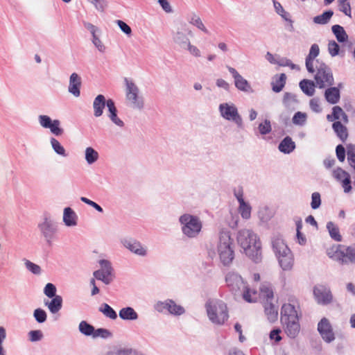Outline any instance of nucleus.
Returning <instances> with one entry per match:
<instances>
[{"label":"nucleus","instance_id":"nucleus-1","mask_svg":"<svg viewBox=\"0 0 355 355\" xmlns=\"http://www.w3.org/2000/svg\"><path fill=\"white\" fill-rule=\"evenodd\" d=\"M236 239L246 256L255 263L261 261V243L253 231L248 229L241 230L238 232Z\"/></svg>","mask_w":355,"mask_h":355},{"label":"nucleus","instance_id":"nucleus-2","mask_svg":"<svg viewBox=\"0 0 355 355\" xmlns=\"http://www.w3.org/2000/svg\"><path fill=\"white\" fill-rule=\"evenodd\" d=\"M225 282L228 288L234 294L241 293L245 302L252 303L257 301V291L250 288L239 273L234 271L228 272L225 275Z\"/></svg>","mask_w":355,"mask_h":355},{"label":"nucleus","instance_id":"nucleus-3","mask_svg":"<svg viewBox=\"0 0 355 355\" xmlns=\"http://www.w3.org/2000/svg\"><path fill=\"white\" fill-rule=\"evenodd\" d=\"M281 322L287 336L295 338L299 334L300 326L297 311L294 305L284 304L281 309Z\"/></svg>","mask_w":355,"mask_h":355},{"label":"nucleus","instance_id":"nucleus-4","mask_svg":"<svg viewBox=\"0 0 355 355\" xmlns=\"http://www.w3.org/2000/svg\"><path fill=\"white\" fill-rule=\"evenodd\" d=\"M217 253L220 263L224 266H229L234 259V242L230 232L222 230L219 234L217 245Z\"/></svg>","mask_w":355,"mask_h":355},{"label":"nucleus","instance_id":"nucleus-5","mask_svg":"<svg viewBox=\"0 0 355 355\" xmlns=\"http://www.w3.org/2000/svg\"><path fill=\"white\" fill-rule=\"evenodd\" d=\"M205 306L207 317L213 324L222 325L228 320L227 307L223 301L218 299H209Z\"/></svg>","mask_w":355,"mask_h":355},{"label":"nucleus","instance_id":"nucleus-6","mask_svg":"<svg viewBox=\"0 0 355 355\" xmlns=\"http://www.w3.org/2000/svg\"><path fill=\"white\" fill-rule=\"evenodd\" d=\"M179 223L183 235L189 239L198 237L202 229V222L196 215L185 213L179 217Z\"/></svg>","mask_w":355,"mask_h":355},{"label":"nucleus","instance_id":"nucleus-7","mask_svg":"<svg viewBox=\"0 0 355 355\" xmlns=\"http://www.w3.org/2000/svg\"><path fill=\"white\" fill-rule=\"evenodd\" d=\"M124 84L127 105L133 110H142L145 106V101L139 87L128 78H124Z\"/></svg>","mask_w":355,"mask_h":355},{"label":"nucleus","instance_id":"nucleus-8","mask_svg":"<svg viewBox=\"0 0 355 355\" xmlns=\"http://www.w3.org/2000/svg\"><path fill=\"white\" fill-rule=\"evenodd\" d=\"M315 64L316 73L314 76V79L316 87L322 89L333 85L334 80L331 69L318 60H315Z\"/></svg>","mask_w":355,"mask_h":355},{"label":"nucleus","instance_id":"nucleus-9","mask_svg":"<svg viewBox=\"0 0 355 355\" xmlns=\"http://www.w3.org/2000/svg\"><path fill=\"white\" fill-rule=\"evenodd\" d=\"M37 227L46 243L49 245H51L53 241L56 239L58 230V224L50 218L45 217L44 220L38 224Z\"/></svg>","mask_w":355,"mask_h":355},{"label":"nucleus","instance_id":"nucleus-10","mask_svg":"<svg viewBox=\"0 0 355 355\" xmlns=\"http://www.w3.org/2000/svg\"><path fill=\"white\" fill-rule=\"evenodd\" d=\"M220 116L227 121L234 122L239 128L243 127V119L236 106L232 103H220L218 106Z\"/></svg>","mask_w":355,"mask_h":355},{"label":"nucleus","instance_id":"nucleus-11","mask_svg":"<svg viewBox=\"0 0 355 355\" xmlns=\"http://www.w3.org/2000/svg\"><path fill=\"white\" fill-rule=\"evenodd\" d=\"M351 250H353V245L346 247L337 245L328 248L327 254L329 258L342 263H346L351 262V254L352 253Z\"/></svg>","mask_w":355,"mask_h":355},{"label":"nucleus","instance_id":"nucleus-12","mask_svg":"<svg viewBox=\"0 0 355 355\" xmlns=\"http://www.w3.org/2000/svg\"><path fill=\"white\" fill-rule=\"evenodd\" d=\"M101 268L93 272L94 278L102 281L105 284H110L114 279V270L112 263L106 259H101L99 261Z\"/></svg>","mask_w":355,"mask_h":355},{"label":"nucleus","instance_id":"nucleus-13","mask_svg":"<svg viewBox=\"0 0 355 355\" xmlns=\"http://www.w3.org/2000/svg\"><path fill=\"white\" fill-rule=\"evenodd\" d=\"M155 309L158 312H164L167 311L169 313L175 315H182L185 310L184 307L177 304L172 300H166L165 301H159L155 304Z\"/></svg>","mask_w":355,"mask_h":355},{"label":"nucleus","instance_id":"nucleus-14","mask_svg":"<svg viewBox=\"0 0 355 355\" xmlns=\"http://www.w3.org/2000/svg\"><path fill=\"white\" fill-rule=\"evenodd\" d=\"M227 69L232 75L234 79V86L238 90L246 93H251L253 92L250 83L244 78L235 68L227 66Z\"/></svg>","mask_w":355,"mask_h":355},{"label":"nucleus","instance_id":"nucleus-15","mask_svg":"<svg viewBox=\"0 0 355 355\" xmlns=\"http://www.w3.org/2000/svg\"><path fill=\"white\" fill-rule=\"evenodd\" d=\"M121 243L126 249L137 256L146 257L148 254L147 248L135 239H124L121 241Z\"/></svg>","mask_w":355,"mask_h":355},{"label":"nucleus","instance_id":"nucleus-16","mask_svg":"<svg viewBox=\"0 0 355 355\" xmlns=\"http://www.w3.org/2000/svg\"><path fill=\"white\" fill-rule=\"evenodd\" d=\"M318 331L326 343H329L335 340L332 326L327 318H322L320 320L318 324Z\"/></svg>","mask_w":355,"mask_h":355},{"label":"nucleus","instance_id":"nucleus-17","mask_svg":"<svg viewBox=\"0 0 355 355\" xmlns=\"http://www.w3.org/2000/svg\"><path fill=\"white\" fill-rule=\"evenodd\" d=\"M313 294L317 302L320 304L327 305L333 300V295L330 289L322 285L315 286Z\"/></svg>","mask_w":355,"mask_h":355},{"label":"nucleus","instance_id":"nucleus-18","mask_svg":"<svg viewBox=\"0 0 355 355\" xmlns=\"http://www.w3.org/2000/svg\"><path fill=\"white\" fill-rule=\"evenodd\" d=\"M187 35H192V31L178 30L173 34V42L182 49H184L191 42Z\"/></svg>","mask_w":355,"mask_h":355},{"label":"nucleus","instance_id":"nucleus-19","mask_svg":"<svg viewBox=\"0 0 355 355\" xmlns=\"http://www.w3.org/2000/svg\"><path fill=\"white\" fill-rule=\"evenodd\" d=\"M319 53L320 49L318 45L316 44H312L305 61L306 69L309 73H313L315 72V64L314 65V60L319 55Z\"/></svg>","mask_w":355,"mask_h":355},{"label":"nucleus","instance_id":"nucleus-20","mask_svg":"<svg viewBox=\"0 0 355 355\" xmlns=\"http://www.w3.org/2000/svg\"><path fill=\"white\" fill-rule=\"evenodd\" d=\"M81 78L76 73H72L69 77V84L68 91L75 97H79L80 95Z\"/></svg>","mask_w":355,"mask_h":355},{"label":"nucleus","instance_id":"nucleus-21","mask_svg":"<svg viewBox=\"0 0 355 355\" xmlns=\"http://www.w3.org/2000/svg\"><path fill=\"white\" fill-rule=\"evenodd\" d=\"M107 116L114 124L120 128L124 126L123 121L117 116V109L115 103L111 98L107 99Z\"/></svg>","mask_w":355,"mask_h":355},{"label":"nucleus","instance_id":"nucleus-22","mask_svg":"<svg viewBox=\"0 0 355 355\" xmlns=\"http://www.w3.org/2000/svg\"><path fill=\"white\" fill-rule=\"evenodd\" d=\"M92 106L94 116L96 118L100 117L103 115L105 106L107 107V100L103 94H98L94 99Z\"/></svg>","mask_w":355,"mask_h":355},{"label":"nucleus","instance_id":"nucleus-23","mask_svg":"<svg viewBox=\"0 0 355 355\" xmlns=\"http://www.w3.org/2000/svg\"><path fill=\"white\" fill-rule=\"evenodd\" d=\"M279 263L284 270H290L292 269L294 259L291 250L277 257Z\"/></svg>","mask_w":355,"mask_h":355},{"label":"nucleus","instance_id":"nucleus-24","mask_svg":"<svg viewBox=\"0 0 355 355\" xmlns=\"http://www.w3.org/2000/svg\"><path fill=\"white\" fill-rule=\"evenodd\" d=\"M78 216L75 211L70 207L64 209L63 222L67 227H73L77 225Z\"/></svg>","mask_w":355,"mask_h":355},{"label":"nucleus","instance_id":"nucleus-25","mask_svg":"<svg viewBox=\"0 0 355 355\" xmlns=\"http://www.w3.org/2000/svg\"><path fill=\"white\" fill-rule=\"evenodd\" d=\"M264 312L268 320L272 322L277 320L278 317V309L272 303V301H266L263 303Z\"/></svg>","mask_w":355,"mask_h":355},{"label":"nucleus","instance_id":"nucleus-26","mask_svg":"<svg viewBox=\"0 0 355 355\" xmlns=\"http://www.w3.org/2000/svg\"><path fill=\"white\" fill-rule=\"evenodd\" d=\"M258 296L266 302L272 301L273 300V290L271 284L268 282L262 283L259 288V293H257Z\"/></svg>","mask_w":355,"mask_h":355},{"label":"nucleus","instance_id":"nucleus-27","mask_svg":"<svg viewBox=\"0 0 355 355\" xmlns=\"http://www.w3.org/2000/svg\"><path fill=\"white\" fill-rule=\"evenodd\" d=\"M272 245L277 257L285 252H288L290 250L284 240L280 237L274 238L272 241Z\"/></svg>","mask_w":355,"mask_h":355},{"label":"nucleus","instance_id":"nucleus-28","mask_svg":"<svg viewBox=\"0 0 355 355\" xmlns=\"http://www.w3.org/2000/svg\"><path fill=\"white\" fill-rule=\"evenodd\" d=\"M295 148V143L291 137L286 136L279 144L278 149L284 154L292 153Z\"/></svg>","mask_w":355,"mask_h":355},{"label":"nucleus","instance_id":"nucleus-29","mask_svg":"<svg viewBox=\"0 0 355 355\" xmlns=\"http://www.w3.org/2000/svg\"><path fill=\"white\" fill-rule=\"evenodd\" d=\"M327 119L329 121H334L338 119H342L343 122H348L347 115L345 113L343 109L339 106H334L332 109V114H328Z\"/></svg>","mask_w":355,"mask_h":355},{"label":"nucleus","instance_id":"nucleus-30","mask_svg":"<svg viewBox=\"0 0 355 355\" xmlns=\"http://www.w3.org/2000/svg\"><path fill=\"white\" fill-rule=\"evenodd\" d=\"M187 21L188 22L196 26L199 30L202 31L203 33L208 34L209 31L207 28L204 25L201 18L196 15V13H191L187 16Z\"/></svg>","mask_w":355,"mask_h":355},{"label":"nucleus","instance_id":"nucleus-31","mask_svg":"<svg viewBox=\"0 0 355 355\" xmlns=\"http://www.w3.org/2000/svg\"><path fill=\"white\" fill-rule=\"evenodd\" d=\"M119 315L123 320H136L139 317L135 310L130 306L122 308L119 311Z\"/></svg>","mask_w":355,"mask_h":355},{"label":"nucleus","instance_id":"nucleus-32","mask_svg":"<svg viewBox=\"0 0 355 355\" xmlns=\"http://www.w3.org/2000/svg\"><path fill=\"white\" fill-rule=\"evenodd\" d=\"M326 100L331 104H336L340 99V91L337 87H331L325 90Z\"/></svg>","mask_w":355,"mask_h":355},{"label":"nucleus","instance_id":"nucleus-33","mask_svg":"<svg viewBox=\"0 0 355 355\" xmlns=\"http://www.w3.org/2000/svg\"><path fill=\"white\" fill-rule=\"evenodd\" d=\"M45 305L47 306L51 313L55 314L62 308V297L60 295L55 296L50 302H46Z\"/></svg>","mask_w":355,"mask_h":355},{"label":"nucleus","instance_id":"nucleus-34","mask_svg":"<svg viewBox=\"0 0 355 355\" xmlns=\"http://www.w3.org/2000/svg\"><path fill=\"white\" fill-rule=\"evenodd\" d=\"M298 103L297 96L291 92H286L283 98L284 105L289 110H295Z\"/></svg>","mask_w":355,"mask_h":355},{"label":"nucleus","instance_id":"nucleus-35","mask_svg":"<svg viewBox=\"0 0 355 355\" xmlns=\"http://www.w3.org/2000/svg\"><path fill=\"white\" fill-rule=\"evenodd\" d=\"M315 85L312 80L304 79L300 83V87L302 91L309 96H312L315 93Z\"/></svg>","mask_w":355,"mask_h":355},{"label":"nucleus","instance_id":"nucleus-36","mask_svg":"<svg viewBox=\"0 0 355 355\" xmlns=\"http://www.w3.org/2000/svg\"><path fill=\"white\" fill-rule=\"evenodd\" d=\"M332 128L336 132V135L343 141H345L348 137L347 128L340 121H336L333 123Z\"/></svg>","mask_w":355,"mask_h":355},{"label":"nucleus","instance_id":"nucleus-37","mask_svg":"<svg viewBox=\"0 0 355 355\" xmlns=\"http://www.w3.org/2000/svg\"><path fill=\"white\" fill-rule=\"evenodd\" d=\"M331 30L339 42H343L347 40L348 35L343 26L340 25H334Z\"/></svg>","mask_w":355,"mask_h":355},{"label":"nucleus","instance_id":"nucleus-38","mask_svg":"<svg viewBox=\"0 0 355 355\" xmlns=\"http://www.w3.org/2000/svg\"><path fill=\"white\" fill-rule=\"evenodd\" d=\"M85 157L88 164H92L98 159L99 155L93 148L87 147L85 149Z\"/></svg>","mask_w":355,"mask_h":355},{"label":"nucleus","instance_id":"nucleus-39","mask_svg":"<svg viewBox=\"0 0 355 355\" xmlns=\"http://www.w3.org/2000/svg\"><path fill=\"white\" fill-rule=\"evenodd\" d=\"M79 331L84 336H93L94 327L87 321L83 320L78 324Z\"/></svg>","mask_w":355,"mask_h":355},{"label":"nucleus","instance_id":"nucleus-40","mask_svg":"<svg viewBox=\"0 0 355 355\" xmlns=\"http://www.w3.org/2000/svg\"><path fill=\"white\" fill-rule=\"evenodd\" d=\"M238 211L243 219L248 220L251 217L252 207L247 202L240 203Z\"/></svg>","mask_w":355,"mask_h":355},{"label":"nucleus","instance_id":"nucleus-41","mask_svg":"<svg viewBox=\"0 0 355 355\" xmlns=\"http://www.w3.org/2000/svg\"><path fill=\"white\" fill-rule=\"evenodd\" d=\"M333 15L334 12L332 10H327L322 15L314 17L313 21L317 24H326L329 21Z\"/></svg>","mask_w":355,"mask_h":355},{"label":"nucleus","instance_id":"nucleus-42","mask_svg":"<svg viewBox=\"0 0 355 355\" xmlns=\"http://www.w3.org/2000/svg\"><path fill=\"white\" fill-rule=\"evenodd\" d=\"M327 228L329 231V235L334 240L340 241L342 236L340 234L339 229L333 222H328Z\"/></svg>","mask_w":355,"mask_h":355},{"label":"nucleus","instance_id":"nucleus-43","mask_svg":"<svg viewBox=\"0 0 355 355\" xmlns=\"http://www.w3.org/2000/svg\"><path fill=\"white\" fill-rule=\"evenodd\" d=\"M99 311L101 312L107 318L115 320L117 318L116 311L107 304L103 303L99 307Z\"/></svg>","mask_w":355,"mask_h":355},{"label":"nucleus","instance_id":"nucleus-44","mask_svg":"<svg viewBox=\"0 0 355 355\" xmlns=\"http://www.w3.org/2000/svg\"><path fill=\"white\" fill-rule=\"evenodd\" d=\"M286 75L281 73L279 76L272 83V90L276 93L281 92L286 84Z\"/></svg>","mask_w":355,"mask_h":355},{"label":"nucleus","instance_id":"nucleus-45","mask_svg":"<svg viewBox=\"0 0 355 355\" xmlns=\"http://www.w3.org/2000/svg\"><path fill=\"white\" fill-rule=\"evenodd\" d=\"M307 120V114L305 112H297L293 116L292 122L294 125L303 126Z\"/></svg>","mask_w":355,"mask_h":355},{"label":"nucleus","instance_id":"nucleus-46","mask_svg":"<svg viewBox=\"0 0 355 355\" xmlns=\"http://www.w3.org/2000/svg\"><path fill=\"white\" fill-rule=\"evenodd\" d=\"M51 144L53 150L58 154L62 157H67V154L64 148L60 144V143L55 138L51 139Z\"/></svg>","mask_w":355,"mask_h":355},{"label":"nucleus","instance_id":"nucleus-47","mask_svg":"<svg viewBox=\"0 0 355 355\" xmlns=\"http://www.w3.org/2000/svg\"><path fill=\"white\" fill-rule=\"evenodd\" d=\"M333 176L338 182H341L345 178L350 177V175L341 168H337L333 171Z\"/></svg>","mask_w":355,"mask_h":355},{"label":"nucleus","instance_id":"nucleus-48","mask_svg":"<svg viewBox=\"0 0 355 355\" xmlns=\"http://www.w3.org/2000/svg\"><path fill=\"white\" fill-rule=\"evenodd\" d=\"M339 10L345 15L351 17V6L348 0H338Z\"/></svg>","mask_w":355,"mask_h":355},{"label":"nucleus","instance_id":"nucleus-49","mask_svg":"<svg viewBox=\"0 0 355 355\" xmlns=\"http://www.w3.org/2000/svg\"><path fill=\"white\" fill-rule=\"evenodd\" d=\"M273 4L275 11L277 12V14H279L286 21H291L288 19L289 14L285 11V10L284 9V8L282 7V4L279 2L274 0Z\"/></svg>","mask_w":355,"mask_h":355},{"label":"nucleus","instance_id":"nucleus-50","mask_svg":"<svg viewBox=\"0 0 355 355\" xmlns=\"http://www.w3.org/2000/svg\"><path fill=\"white\" fill-rule=\"evenodd\" d=\"M92 42L94 46L98 49V51L102 53H105L106 51V46L103 44V42L100 39L98 35H96L92 37Z\"/></svg>","mask_w":355,"mask_h":355},{"label":"nucleus","instance_id":"nucleus-51","mask_svg":"<svg viewBox=\"0 0 355 355\" xmlns=\"http://www.w3.org/2000/svg\"><path fill=\"white\" fill-rule=\"evenodd\" d=\"M112 336V333L107 329L99 328L97 329H94V333L93 334L92 338H107Z\"/></svg>","mask_w":355,"mask_h":355},{"label":"nucleus","instance_id":"nucleus-52","mask_svg":"<svg viewBox=\"0 0 355 355\" xmlns=\"http://www.w3.org/2000/svg\"><path fill=\"white\" fill-rule=\"evenodd\" d=\"M24 264L26 269L34 275H40L42 272L41 268L39 265L35 264L29 260H26Z\"/></svg>","mask_w":355,"mask_h":355},{"label":"nucleus","instance_id":"nucleus-53","mask_svg":"<svg viewBox=\"0 0 355 355\" xmlns=\"http://www.w3.org/2000/svg\"><path fill=\"white\" fill-rule=\"evenodd\" d=\"M60 122L59 120H57V119L53 120L51 122L50 127H49L48 128L50 129L51 132L53 135H55L56 136H60L63 133V130L60 128Z\"/></svg>","mask_w":355,"mask_h":355},{"label":"nucleus","instance_id":"nucleus-54","mask_svg":"<svg viewBox=\"0 0 355 355\" xmlns=\"http://www.w3.org/2000/svg\"><path fill=\"white\" fill-rule=\"evenodd\" d=\"M259 131L261 135H267L272 130L270 121L266 119L263 123H261L258 127Z\"/></svg>","mask_w":355,"mask_h":355},{"label":"nucleus","instance_id":"nucleus-55","mask_svg":"<svg viewBox=\"0 0 355 355\" xmlns=\"http://www.w3.org/2000/svg\"><path fill=\"white\" fill-rule=\"evenodd\" d=\"M347 160L349 164L355 169V146H350L347 148Z\"/></svg>","mask_w":355,"mask_h":355},{"label":"nucleus","instance_id":"nucleus-56","mask_svg":"<svg viewBox=\"0 0 355 355\" xmlns=\"http://www.w3.org/2000/svg\"><path fill=\"white\" fill-rule=\"evenodd\" d=\"M183 50H187L191 55L195 58H199L201 56L200 50L191 42L187 45Z\"/></svg>","mask_w":355,"mask_h":355},{"label":"nucleus","instance_id":"nucleus-57","mask_svg":"<svg viewBox=\"0 0 355 355\" xmlns=\"http://www.w3.org/2000/svg\"><path fill=\"white\" fill-rule=\"evenodd\" d=\"M34 318L39 323L44 322L46 320V313L42 309H37L34 311Z\"/></svg>","mask_w":355,"mask_h":355},{"label":"nucleus","instance_id":"nucleus-58","mask_svg":"<svg viewBox=\"0 0 355 355\" xmlns=\"http://www.w3.org/2000/svg\"><path fill=\"white\" fill-rule=\"evenodd\" d=\"M92 3L98 11L103 12L107 7V0H87Z\"/></svg>","mask_w":355,"mask_h":355},{"label":"nucleus","instance_id":"nucleus-59","mask_svg":"<svg viewBox=\"0 0 355 355\" xmlns=\"http://www.w3.org/2000/svg\"><path fill=\"white\" fill-rule=\"evenodd\" d=\"M44 293L48 297H50V298L57 296L55 286L51 283H48L44 287Z\"/></svg>","mask_w":355,"mask_h":355},{"label":"nucleus","instance_id":"nucleus-60","mask_svg":"<svg viewBox=\"0 0 355 355\" xmlns=\"http://www.w3.org/2000/svg\"><path fill=\"white\" fill-rule=\"evenodd\" d=\"M321 205V197L318 192H314L311 195V207L313 209H316L320 207Z\"/></svg>","mask_w":355,"mask_h":355},{"label":"nucleus","instance_id":"nucleus-61","mask_svg":"<svg viewBox=\"0 0 355 355\" xmlns=\"http://www.w3.org/2000/svg\"><path fill=\"white\" fill-rule=\"evenodd\" d=\"M339 46L335 41H330L328 44V51L329 54L334 57L339 53Z\"/></svg>","mask_w":355,"mask_h":355},{"label":"nucleus","instance_id":"nucleus-62","mask_svg":"<svg viewBox=\"0 0 355 355\" xmlns=\"http://www.w3.org/2000/svg\"><path fill=\"white\" fill-rule=\"evenodd\" d=\"M38 120L40 125L44 128H48L50 127V125L53 121L47 115H40Z\"/></svg>","mask_w":355,"mask_h":355},{"label":"nucleus","instance_id":"nucleus-63","mask_svg":"<svg viewBox=\"0 0 355 355\" xmlns=\"http://www.w3.org/2000/svg\"><path fill=\"white\" fill-rule=\"evenodd\" d=\"M29 339L31 342H36L40 340L43 334L40 330H33L28 333Z\"/></svg>","mask_w":355,"mask_h":355},{"label":"nucleus","instance_id":"nucleus-64","mask_svg":"<svg viewBox=\"0 0 355 355\" xmlns=\"http://www.w3.org/2000/svg\"><path fill=\"white\" fill-rule=\"evenodd\" d=\"M80 200L82 202H85V204L92 207L93 208H94L96 211H98L100 213H102L103 211V208L99 205H98L95 202L87 198L86 197H81Z\"/></svg>","mask_w":355,"mask_h":355}]
</instances>
